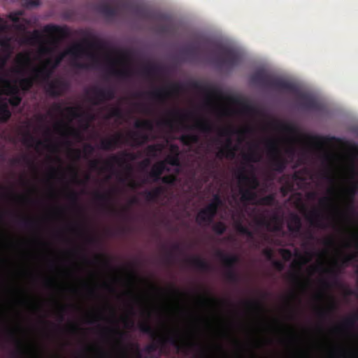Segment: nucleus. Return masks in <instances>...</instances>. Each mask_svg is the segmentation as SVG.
I'll return each instance as SVG.
<instances>
[{
	"label": "nucleus",
	"mask_w": 358,
	"mask_h": 358,
	"mask_svg": "<svg viewBox=\"0 0 358 358\" xmlns=\"http://www.w3.org/2000/svg\"><path fill=\"white\" fill-rule=\"evenodd\" d=\"M64 56V55H62L58 57L52 65V60L48 59L44 65L40 67H34L32 70L36 80L45 83V90L46 93L54 98L62 96L69 87V84L64 80H49L52 73V69L59 64Z\"/></svg>",
	"instance_id": "1"
},
{
	"label": "nucleus",
	"mask_w": 358,
	"mask_h": 358,
	"mask_svg": "<svg viewBox=\"0 0 358 358\" xmlns=\"http://www.w3.org/2000/svg\"><path fill=\"white\" fill-rule=\"evenodd\" d=\"M250 81L255 85L278 91H293L295 85L280 78H275L264 70H258L250 76Z\"/></svg>",
	"instance_id": "2"
},
{
	"label": "nucleus",
	"mask_w": 358,
	"mask_h": 358,
	"mask_svg": "<svg viewBox=\"0 0 358 358\" xmlns=\"http://www.w3.org/2000/svg\"><path fill=\"white\" fill-rule=\"evenodd\" d=\"M217 50L220 56L215 57L213 63L218 69L230 71L240 65L242 57L238 50L224 46H219Z\"/></svg>",
	"instance_id": "3"
},
{
	"label": "nucleus",
	"mask_w": 358,
	"mask_h": 358,
	"mask_svg": "<svg viewBox=\"0 0 358 358\" xmlns=\"http://www.w3.org/2000/svg\"><path fill=\"white\" fill-rule=\"evenodd\" d=\"M266 148L270 157V165L272 169L278 173H282L287 167L288 162L282 155L279 146V141L271 138L266 141Z\"/></svg>",
	"instance_id": "4"
},
{
	"label": "nucleus",
	"mask_w": 358,
	"mask_h": 358,
	"mask_svg": "<svg viewBox=\"0 0 358 358\" xmlns=\"http://www.w3.org/2000/svg\"><path fill=\"white\" fill-rule=\"evenodd\" d=\"M273 128L278 131L285 133L292 136V137L287 138L290 143V145L286 148L285 152L290 158H293L296 153V148L294 143L296 141L299 136V131L297 127L291 123L283 122L280 121H275L273 123Z\"/></svg>",
	"instance_id": "5"
},
{
	"label": "nucleus",
	"mask_w": 358,
	"mask_h": 358,
	"mask_svg": "<svg viewBox=\"0 0 358 358\" xmlns=\"http://www.w3.org/2000/svg\"><path fill=\"white\" fill-rule=\"evenodd\" d=\"M288 92L296 95V102L301 108L306 110H320V104L312 94L299 91L296 85L294 90Z\"/></svg>",
	"instance_id": "6"
},
{
	"label": "nucleus",
	"mask_w": 358,
	"mask_h": 358,
	"mask_svg": "<svg viewBox=\"0 0 358 358\" xmlns=\"http://www.w3.org/2000/svg\"><path fill=\"white\" fill-rule=\"evenodd\" d=\"M168 343L171 345L176 347L178 350H181L189 345H195L194 343H188L186 342L180 343L179 336L177 334L170 335L166 338H159L157 343H152L146 345L144 350L148 353L155 352L159 346L164 347V345Z\"/></svg>",
	"instance_id": "7"
},
{
	"label": "nucleus",
	"mask_w": 358,
	"mask_h": 358,
	"mask_svg": "<svg viewBox=\"0 0 358 358\" xmlns=\"http://www.w3.org/2000/svg\"><path fill=\"white\" fill-rule=\"evenodd\" d=\"M94 198L96 201L100 203L101 207L108 213L120 217H124L127 211V208H124L121 210H118L112 204V194L110 192L101 193L99 192H95Z\"/></svg>",
	"instance_id": "8"
},
{
	"label": "nucleus",
	"mask_w": 358,
	"mask_h": 358,
	"mask_svg": "<svg viewBox=\"0 0 358 358\" xmlns=\"http://www.w3.org/2000/svg\"><path fill=\"white\" fill-rule=\"evenodd\" d=\"M180 89L179 84L173 83L168 87L157 88L152 92H138L135 94L136 97H143L145 94L148 95L151 99L159 102H164L171 94L178 92Z\"/></svg>",
	"instance_id": "9"
},
{
	"label": "nucleus",
	"mask_w": 358,
	"mask_h": 358,
	"mask_svg": "<svg viewBox=\"0 0 358 358\" xmlns=\"http://www.w3.org/2000/svg\"><path fill=\"white\" fill-rule=\"evenodd\" d=\"M232 134L233 131L231 128H224L220 131V135L221 136H227V138L224 147L220 148L216 154L217 158L222 159L223 157H227L233 159L235 157L236 149L233 147L232 140L230 137Z\"/></svg>",
	"instance_id": "10"
},
{
	"label": "nucleus",
	"mask_w": 358,
	"mask_h": 358,
	"mask_svg": "<svg viewBox=\"0 0 358 358\" xmlns=\"http://www.w3.org/2000/svg\"><path fill=\"white\" fill-rule=\"evenodd\" d=\"M191 87L204 94L208 101L215 98H221L222 96V91L219 87L210 84H203L198 81H194L191 83Z\"/></svg>",
	"instance_id": "11"
},
{
	"label": "nucleus",
	"mask_w": 358,
	"mask_h": 358,
	"mask_svg": "<svg viewBox=\"0 0 358 358\" xmlns=\"http://www.w3.org/2000/svg\"><path fill=\"white\" fill-rule=\"evenodd\" d=\"M125 143V137L121 133H117L108 138H103L100 141V148L104 150H113L120 147Z\"/></svg>",
	"instance_id": "12"
},
{
	"label": "nucleus",
	"mask_w": 358,
	"mask_h": 358,
	"mask_svg": "<svg viewBox=\"0 0 358 358\" xmlns=\"http://www.w3.org/2000/svg\"><path fill=\"white\" fill-rule=\"evenodd\" d=\"M127 159L134 160L136 159V155L126 151H123L119 155H113L104 162L105 168L106 169H112L114 164L122 166L125 163Z\"/></svg>",
	"instance_id": "13"
},
{
	"label": "nucleus",
	"mask_w": 358,
	"mask_h": 358,
	"mask_svg": "<svg viewBox=\"0 0 358 358\" xmlns=\"http://www.w3.org/2000/svg\"><path fill=\"white\" fill-rule=\"evenodd\" d=\"M212 205H207L199 210L196 217V221L199 225L208 226L213 222L216 215L212 211Z\"/></svg>",
	"instance_id": "14"
},
{
	"label": "nucleus",
	"mask_w": 358,
	"mask_h": 358,
	"mask_svg": "<svg viewBox=\"0 0 358 358\" xmlns=\"http://www.w3.org/2000/svg\"><path fill=\"white\" fill-rule=\"evenodd\" d=\"M67 53L76 57H80L81 56L87 55L90 59H92L93 64H98L99 62V57L96 54L87 52V50L84 48L83 45L80 43L76 44L70 48L68 50Z\"/></svg>",
	"instance_id": "15"
},
{
	"label": "nucleus",
	"mask_w": 358,
	"mask_h": 358,
	"mask_svg": "<svg viewBox=\"0 0 358 358\" xmlns=\"http://www.w3.org/2000/svg\"><path fill=\"white\" fill-rule=\"evenodd\" d=\"M236 178L241 185L248 186L249 187L248 189L251 190L255 189L259 185L257 178L255 176L251 177L248 176L244 168H241L238 170Z\"/></svg>",
	"instance_id": "16"
},
{
	"label": "nucleus",
	"mask_w": 358,
	"mask_h": 358,
	"mask_svg": "<svg viewBox=\"0 0 358 358\" xmlns=\"http://www.w3.org/2000/svg\"><path fill=\"white\" fill-rule=\"evenodd\" d=\"M302 222L301 217L296 213H291L288 222L287 229L294 236H299L301 234Z\"/></svg>",
	"instance_id": "17"
},
{
	"label": "nucleus",
	"mask_w": 358,
	"mask_h": 358,
	"mask_svg": "<svg viewBox=\"0 0 358 358\" xmlns=\"http://www.w3.org/2000/svg\"><path fill=\"white\" fill-rule=\"evenodd\" d=\"M148 140L149 137L148 134L139 131H133L127 134L125 138V143L131 141V143L130 145L131 146L140 147L148 142Z\"/></svg>",
	"instance_id": "18"
},
{
	"label": "nucleus",
	"mask_w": 358,
	"mask_h": 358,
	"mask_svg": "<svg viewBox=\"0 0 358 358\" xmlns=\"http://www.w3.org/2000/svg\"><path fill=\"white\" fill-rule=\"evenodd\" d=\"M306 218L313 227L320 229H324L327 227V225L323 222V216L315 208L306 214Z\"/></svg>",
	"instance_id": "19"
},
{
	"label": "nucleus",
	"mask_w": 358,
	"mask_h": 358,
	"mask_svg": "<svg viewBox=\"0 0 358 358\" xmlns=\"http://www.w3.org/2000/svg\"><path fill=\"white\" fill-rule=\"evenodd\" d=\"M217 257L222 261L226 269H235V266L239 262V257L235 255H227L222 251L217 252Z\"/></svg>",
	"instance_id": "20"
},
{
	"label": "nucleus",
	"mask_w": 358,
	"mask_h": 358,
	"mask_svg": "<svg viewBox=\"0 0 358 358\" xmlns=\"http://www.w3.org/2000/svg\"><path fill=\"white\" fill-rule=\"evenodd\" d=\"M93 95L90 98V102L94 106H99L102 103L107 101L106 95V88L93 87L91 89Z\"/></svg>",
	"instance_id": "21"
},
{
	"label": "nucleus",
	"mask_w": 358,
	"mask_h": 358,
	"mask_svg": "<svg viewBox=\"0 0 358 358\" xmlns=\"http://www.w3.org/2000/svg\"><path fill=\"white\" fill-rule=\"evenodd\" d=\"M185 129H198L203 133H210L213 131V125L211 122L203 118L197 119L194 124L191 126H183Z\"/></svg>",
	"instance_id": "22"
},
{
	"label": "nucleus",
	"mask_w": 358,
	"mask_h": 358,
	"mask_svg": "<svg viewBox=\"0 0 358 358\" xmlns=\"http://www.w3.org/2000/svg\"><path fill=\"white\" fill-rule=\"evenodd\" d=\"M8 337L13 341L17 346V350L12 353L13 358H25L27 351L24 348L21 341L17 339L15 336V332L12 330L8 331Z\"/></svg>",
	"instance_id": "23"
},
{
	"label": "nucleus",
	"mask_w": 358,
	"mask_h": 358,
	"mask_svg": "<svg viewBox=\"0 0 358 358\" xmlns=\"http://www.w3.org/2000/svg\"><path fill=\"white\" fill-rule=\"evenodd\" d=\"M57 132H59L65 138L72 136L75 138H80V134L76 129L68 126L64 123H60L55 127Z\"/></svg>",
	"instance_id": "24"
},
{
	"label": "nucleus",
	"mask_w": 358,
	"mask_h": 358,
	"mask_svg": "<svg viewBox=\"0 0 358 358\" xmlns=\"http://www.w3.org/2000/svg\"><path fill=\"white\" fill-rule=\"evenodd\" d=\"M97 10L107 18L115 17L119 13V10L117 7H113L106 3L99 5L97 6Z\"/></svg>",
	"instance_id": "25"
},
{
	"label": "nucleus",
	"mask_w": 358,
	"mask_h": 358,
	"mask_svg": "<svg viewBox=\"0 0 358 358\" xmlns=\"http://www.w3.org/2000/svg\"><path fill=\"white\" fill-rule=\"evenodd\" d=\"M166 170L164 162H159L153 165L149 173V176L152 178L153 182H158L162 178L161 175Z\"/></svg>",
	"instance_id": "26"
},
{
	"label": "nucleus",
	"mask_w": 358,
	"mask_h": 358,
	"mask_svg": "<svg viewBox=\"0 0 358 358\" xmlns=\"http://www.w3.org/2000/svg\"><path fill=\"white\" fill-rule=\"evenodd\" d=\"M259 146L258 144L255 143L252 145L250 152L243 156L244 161L248 163H257L262 159L261 154L257 151Z\"/></svg>",
	"instance_id": "27"
},
{
	"label": "nucleus",
	"mask_w": 358,
	"mask_h": 358,
	"mask_svg": "<svg viewBox=\"0 0 358 358\" xmlns=\"http://www.w3.org/2000/svg\"><path fill=\"white\" fill-rule=\"evenodd\" d=\"M0 83L4 85L3 93L8 96L20 95V87L16 85L11 84L10 81L6 78H0Z\"/></svg>",
	"instance_id": "28"
},
{
	"label": "nucleus",
	"mask_w": 358,
	"mask_h": 358,
	"mask_svg": "<svg viewBox=\"0 0 358 358\" xmlns=\"http://www.w3.org/2000/svg\"><path fill=\"white\" fill-rule=\"evenodd\" d=\"M188 262L192 266L202 271H208L210 269V264L199 257H192L188 259Z\"/></svg>",
	"instance_id": "29"
},
{
	"label": "nucleus",
	"mask_w": 358,
	"mask_h": 358,
	"mask_svg": "<svg viewBox=\"0 0 358 358\" xmlns=\"http://www.w3.org/2000/svg\"><path fill=\"white\" fill-rule=\"evenodd\" d=\"M308 141L316 145H322L333 141H338V138L334 136H308Z\"/></svg>",
	"instance_id": "30"
},
{
	"label": "nucleus",
	"mask_w": 358,
	"mask_h": 358,
	"mask_svg": "<svg viewBox=\"0 0 358 358\" xmlns=\"http://www.w3.org/2000/svg\"><path fill=\"white\" fill-rule=\"evenodd\" d=\"M162 69L159 65L148 63L145 64L141 70L143 74L146 76L151 77L161 73Z\"/></svg>",
	"instance_id": "31"
},
{
	"label": "nucleus",
	"mask_w": 358,
	"mask_h": 358,
	"mask_svg": "<svg viewBox=\"0 0 358 358\" xmlns=\"http://www.w3.org/2000/svg\"><path fill=\"white\" fill-rule=\"evenodd\" d=\"M11 117V112L5 99L0 101V122H7Z\"/></svg>",
	"instance_id": "32"
},
{
	"label": "nucleus",
	"mask_w": 358,
	"mask_h": 358,
	"mask_svg": "<svg viewBox=\"0 0 358 358\" xmlns=\"http://www.w3.org/2000/svg\"><path fill=\"white\" fill-rule=\"evenodd\" d=\"M108 72L110 75L117 76L120 78H127L131 77L133 74V71L129 68L118 70L115 69L113 64L109 66Z\"/></svg>",
	"instance_id": "33"
},
{
	"label": "nucleus",
	"mask_w": 358,
	"mask_h": 358,
	"mask_svg": "<svg viewBox=\"0 0 358 358\" xmlns=\"http://www.w3.org/2000/svg\"><path fill=\"white\" fill-rule=\"evenodd\" d=\"M35 81H37L33 73V76L22 78L19 80L20 89L24 92L29 91L34 85Z\"/></svg>",
	"instance_id": "34"
},
{
	"label": "nucleus",
	"mask_w": 358,
	"mask_h": 358,
	"mask_svg": "<svg viewBox=\"0 0 358 358\" xmlns=\"http://www.w3.org/2000/svg\"><path fill=\"white\" fill-rule=\"evenodd\" d=\"M171 150L176 152L175 155H169L164 162L165 164L167 163L171 166H178L180 164L178 147L176 145H171Z\"/></svg>",
	"instance_id": "35"
},
{
	"label": "nucleus",
	"mask_w": 358,
	"mask_h": 358,
	"mask_svg": "<svg viewBox=\"0 0 358 358\" xmlns=\"http://www.w3.org/2000/svg\"><path fill=\"white\" fill-rule=\"evenodd\" d=\"M357 191V186L354 185L353 186L348 188L345 193L349 199V202L347 205V209L350 212H354V198Z\"/></svg>",
	"instance_id": "36"
},
{
	"label": "nucleus",
	"mask_w": 358,
	"mask_h": 358,
	"mask_svg": "<svg viewBox=\"0 0 358 358\" xmlns=\"http://www.w3.org/2000/svg\"><path fill=\"white\" fill-rule=\"evenodd\" d=\"M179 140L183 145L189 146L192 144L197 143L199 141V137L196 134H187L182 135Z\"/></svg>",
	"instance_id": "37"
},
{
	"label": "nucleus",
	"mask_w": 358,
	"mask_h": 358,
	"mask_svg": "<svg viewBox=\"0 0 358 358\" xmlns=\"http://www.w3.org/2000/svg\"><path fill=\"white\" fill-rule=\"evenodd\" d=\"M163 149V144L156 143L148 145L145 148V152L148 157H155L159 152L162 151Z\"/></svg>",
	"instance_id": "38"
},
{
	"label": "nucleus",
	"mask_w": 358,
	"mask_h": 358,
	"mask_svg": "<svg viewBox=\"0 0 358 358\" xmlns=\"http://www.w3.org/2000/svg\"><path fill=\"white\" fill-rule=\"evenodd\" d=\"M241 200L243 202L250 201L255 199L256 194L250 189L240 188Z\"/></svg>",
	"instance_id": "39"
},
{
	"label": "nucleus",
	"mask_w": 358,
	"mask_h": 358,
	"mask_svg": "<svg viewBox=\"0 0 358 358\" xmlns=\"http://www.w3.org/2000/svg\"><path fill=\"white\" fill-rule=\"evenodd\" d=\"M357 317L354 316L353 315L345 318L342 324L339 327H336V329H339L340 328L343 329H350L355 327L357 322Z\"/></svg>",
	"instance_id": "40"
},
{
	"label": "nucleus",
	"mask_w": 358,
	"mask_h": 358,
	"mask_svg": "<svg viewBox=\"0 0 358 358\" xmlns=\"http://www.w3.org/2000/svg\"><path fill=\"white\" fill-rule=\"evenodd\" d=\"M138 329L142 333L150 335L152 338L156 336L155 331L148 322L140 323L138 324Z\"/></svg>",
	"instance_id": "41"
},
{
	"label": "nucleus",
	"mask_w": 358,
	"mask_h": 358,
	"mask_svg": "<svg viewBox=\"0 0 358 358\" xmlns=\"http://www.w3.org/2000/svg\"><path fill=\"white\" fill-rule=\"evenodd\" d=\"M44 31L50 34H57L62 36L66 34L65 29L59 26L48 24L44 27Z\"/></svg>",
	"instance_id": "42"
},
{
	"label": "nucleus",
	"mask_w": 358,
	"mask_h": 358,
	"mask_svg": "<svg viewBox=\"0 0 358 358\" xmlns=\"http://www.w3.org/2000/svg\"><path fill=\"white\" fill-rule=\"evenodd\" d=\"M136 129H143L148 131L153 129V123L149 120H137L134 124Z\"/></svg>",
	"instance_id": "43"
},
{
	"label": "nucleus",
	"mask_w": 358,
	"mask_h": 358,
	"mask_svg": "<svg viewBox=\"0 0 358 358\" xmlns=\"http://www.w3.org/2000/svg\"><path fill=\"white\" fill-rule=\"evenodd\" d=\"M222 203L221 196L218 194H215L213 195V200L208 205H212V211L216 215L219 207L222 205Z\"/></svg>",
	"instance_id": "44"
},
{
	"label": "nucleus",
	"mask_w": 358,
	"mask_h": 358,
	"mask_svg": "<svg viewBox=\"0 0 358 358\" xmlns=\"http://www.w3.org/2000/svg\"><path fill=\"white\" fill-rule=\"evenodd\" d=\"M338 267V263L337 262H334V266L333 268L324 269L323 271L328 273L334 281H336L340 273Z\"/></svg>",
	"instance_id": "45"
},
{
	"label": "nucleus",
	"mask_w": 358,
	"mask_h": 358,
	"mask_svg": "<svg viewBox=\"0 0 358 358\" xmlns=\"http://www.w3.org/2000/svg\"><path fill=\"white\" fill-rule=\"evenodd\" d=\"M36 142L38 145H41L43 144L42 141H36V139L29 132L26 133L22 138L23 144L27 146H32V143Z\"/></svg>",
	"instance_id": "46"
},
{
	"label": "nucleus",
	"mask_w": 358,
	"mask_h": 358,
	"mask_svg": "<svg viewBox=\"0 0 358 358\" xmlns=\"http://www.w3.org/2000/svg\"><path fill=\"white\" fill-rule=\"evenodd\" d=\"M168 114L169 116L174 118L180 119V120H185L188 118L190 116V115H192L191 113H182L178 110H170L169 111Z\"/></svg>",
	"instance_id": "47"
},
{
	"label": "nucleus",
	"mask_w": 358,
	"mask_h": 358,
	"mask_svg": "<svg viewBox=\"0 0 358 358\" xmlns=\"http://www.w3.org/2000/svg\"><path fill=\"white\" fill-rule=\"evenodd\" d=\"M21 162H24L29 165H31V166H34V162L30 160L27 155H22L21 157H15L10 159V164L12 165H17Z\"/></svg>",
	"instance_id": "48"
},
{
	"label": "nucleus",
	"mask_w": 358,
	"mask_h": 358,
	"mask_svg": "<svg viewBox=\"0 0 358 358\" xmlns=\"http://www.w3.org/2000/svg\"><path fill=\"white\" fill-rule=\"evenodd\" d=\"M225 277L231 282H238L239 277L235 269H226Z\"/></svg>",
	"instance_id": "49"
},
{
	"label": "nucleus",
	"mask_w": 358,
	"mask_h": 358,
	"mask_svg": "<svg viewBox=\"0 0 358 358\" xmlns=\"http://www.w3.org/2000/svg\"><path fill=\"white\" fill-rule=\"evenodd\" d=\"M213 231L217 235H222L227 230V227L222 222H217L212 227Z\"/></svg>",
	"instance_id": "50"
},
{
	"label": "nucleus",
	"mask_w": 358,
	"mask_h": 358,
	"mask_svg": "<svg viewBox=\"0 0 358 358\" xmlns=\"http://www.w3.org/2000/svg\"><path fill=\"white\" fill-rule=\"evenodd\" d=\"M236 229L239 234L245 235L250 238H253V233L241 223H238L236 226Z\"/></svg>",
	"instance_id": "51"
},
{
	"label": "nucleus",
	"mask_w": 358,
	"mask_h": 358,
	"mask_svg": "<svg viewBox=\"0 0 358 358\" xmlns=\"http://www.w3.org/2000/svg\"><path fill=\"white\" fill-rule=\"evenodd\" d=\"M134 13L142 19H150L152 17L150 12L145 8L136 7Z\"/></svg>",
	"instance_id": "52"
},
{
	"label": "nucleus",
	"mask_w": 358,
	"mask_h": 358,
	"mask_svg": "<svg viewBox=\"0 0 358 358\" xmlns=\"http://www.w3.org/2000/svg\"><path fill=\"white\" fill-rule=\"evenodd\" d=\"M275 202V196L273 194L266 195L259 200V203L264 206H273Z\"/></svg>",
	"instance_id": "53"
},
{
	"label": "nucleus",
	"mask_w": 358,
	"mask_h": 358,
	"mask_svg": "<svg viewBox=\"0 0 358 358\" xmlns=\"http://www.w3.org/2000/svg\"><path fill=\"white\" fill-rule=\"evenodd\" d=\"M176 120L172 117L164 118L160 120L157 124L159 126H164L170 129H173Z\"/></svg>",
	"instance_id": "54"
},
{
	"label": "nucleus",
	"mask_w": 358,
	"mask_h": 358,
	"mask_svg": "<svg viewBox=\"0 0 358 358\" xmlns=\"http://www.w3.org/2000/svg\"><path fill=\"white\" fill-rule=\"evenodd\" d=\"M71 171L73 174L75 182L79 185H85L86 184L88 180H90V175L87 174L85 177L84 180H79L78 179V172L75 168H71Z\"/></svg>",
	"instance_id": "55"
},
{
	"label": "nucleus",
	"mask_w": 358,
	"mask_h": 358,
	"mask_svg": "<svg viewBox=\"0 0 358 358\" xmlns=\"http://www.w3.org/2000/svg\"><path fill=\"white\" fill-rule=\"evenodd\" d=\"M22 101V98L20 95H13L10 96V98L8 99V105L10 104L13 107H17L20 105Z\"/></svg>",
	"instance_id": "56"
},
{
	"label": "nucleus",
	"mask_w": 358,
	"mask_h": 358,
	"mask_svg": "<svg viewBox=\"0 0 358 358\" xmlns=\"http://www.w3.org/2000/svg\"><path fill=\"white\" fill-rule=\"evenodd\" d=\"M122 116V112L119 107H113L110 108L108 113V117H118L120 118Z\"/></svg>",
	"instance_id": "57"
},
{
	"label": "nucleus",
	"mask_w": 358,
	"mask_h": 358,
	"mask_svg": "<svg viewBox=\"0 0 358 358\" xmlns=\"http://www.w3.org/2000/svg\"><path fill=\"white\" fill-rule=\"evenodd\" d=\"M355 257H356V254L345 255L341 259V266H348L350 262H351L352 260H354L355 259Z\"/></svg>",
	"instance_id": "58"
},
{
	"label": "nucleus",
	"mask_w": 358,
	"mask_h": 358,
	"mask_svg": "<svg viewBox=\"0 0 358 358\" xmlns=\"http://www.w3.org/2000/svg\"><path fill=\"white\" fill-rule=\"evenodd\" d=\"M244 303L248 308H252L257 310H261L262 308L261 303L257 301H245Z\"/></svg>",
	"instance_id": "59"
},
{
	"label": "nucleus",
	"mask_w": 358,
	"mask_h": 358,
	"mask_svg": "<svg viewBox=\"0 0 358 358\" xmlns=\"http://www.w3.org/2000/svg\"><path fill=\"white\" fill-rule=\"evenodd\" d=\"M335 309V304L332 302L328 310L320 309L318 310V316L321 318L326 317L329 313Z\"/></svg>",
	"instance_id": "60"
},
{
	"label": "nucleus",
	"mask_w": 358,
	"mask_h": 358,
	"mask_svg": "<svg viewBox=\"0 0 358 358\" xmlns=\"http://www.w3.org/2000/svg\"><path fill=\"white\" fill-rule=\"evenodd\" d=\"M150 191L158 199L164 193L165 189L164 187L158 186Z\"/></svg>",
	"instance_id": "61"
},
{
	"label": "nucleus",
	"mask_w": 358,
	"mask_h": 358,
	"mask_svg": "<svg viewBox=\"0 0 358 358\" xmlns=\"http://www.w3.org/2000/svg\"><path fill=\"white\" fill-rule=\"evenodd\" d=\"M40 0H24L23 6L27 8H34L39 6Z\"/></svg>",
	"instance_id": "62"
},
{
	"label": "nucleus",
	"mask_w": 358,
	"mask_h": 358,
	"mask_svg": "<svg viewBox=\"0 0 358 358\" xmlns=\"http://www.w3.org/2000/svg\"><path fill=\"white\" fill-rule=\"evenodd\" d=\"M20 224L24 228L29 229L34 227L35 222L30 219L22 218L20 221Z\"/></svg>",
	"instance_id": "63"
},
{
	"label": "nucleus",
	"mask_w": 358,
	"mask_h": 358,
	"mask_svg": "<svg viewBox=\"0 0 358 358\" xmlns=\"http://www.w3.org/2000/svg\"><path fill=\"white\" fill-rule=\"evenodd\" d=\"M160 180L164 184L173 185L174 182H176V177L171 175L165 176L162 177Z\"/></svg>",
	"instance_id": "64"
}]
</instances>
